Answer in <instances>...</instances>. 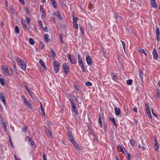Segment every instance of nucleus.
Here are the masks:
<instances>
[{"mask_svg": "<svg viewBox=\"0 0 160 160\" xmlns=\"http://www.w3.org/2000/svg\"><path fill=\"white\" fill-rule=\"evenodd\" d=\"M16 61L18 66L22 69L24 71L26 70V64L24 61L18 57L16 58Z\"/></svg>", "mask_w": 160, "mask_h": 160, "instance_id": "obj_1", "label": "nucleus"}, {"mask_svg": "<svg viewBox=\"0 0 160 160\" xmlns=\"http://www.w3.org/2000/svg\"><path fill=\"white\" fill-rule=\"evenodd\" d=\"M68 135L69 141L73 144L75 147L76 148L78 147V145L75 141L74 136L72 135V132L71 131L69 130L68 131Z\"/></svg>", "mask_w": 160, "mask_h": 160, "instance_id": "obj_2", "label": "nucleus"}, {"mask_svg": "<svg viewBox=\"0 0 160 160\" xmlns=\"http://www.w3.org/2000/svg\"><path fill=\"white\" fill-rule=\"evenodd\" d=\"M59 62L57 61H55L53 62V67L55 72L56 73H57L59 71Z\"/></svg>", "mask_w": 160, "mask_h": 160, "instance_id": "obj_3", "label": "nucleus"}, {"mask_svg": "<svg viewBox=\"0 0 160 160\" xmlns=\"http://www.w3.org/2000/svg\"><path fill=\"white\" fill-rule=\"evenodd\" d=\"M22 98L23 99V101L26 105L27 106L28 108H31L32 105L29 102L28 99L25 98V96H23Z\"/></svg>", "mask_w": 160, "mask_h": 160, "instance_id": "obj_4", "label": "nucleus"}, {"mask_svg": "<svg viewBox=\"0 0 160 160\" xmlns=\"http://www.w3.org/2000/svg\"><path fill=\"white\" fill-rule=\"evenodd\" d=\"M1 69L3 70L4 74L6 76H8L9 74H11V73H9V71L8 70L7 67L4 65L1 66Z\"/></svg>", "mask_w": 160, "mask_h": 160, "instance_id": "obj_5", "label": "nucleus"}, {"mask_svg": "<svg viewBox=\"0 0 160 160\" xmlns=\"http://www.w3.org/2000/svg\"><path fill=\"white\" fill-rule=\"evenodd\" d=\"M86 61L88 66H91L92 64V61L91 57L88 55L86 57Z\"/></svg>", "mask_w": 160, "mask_h": 160, "instance_id": "obj_6", "label": "nucleus"}, {"mask_svg": "<svg viewBox=\"0 0 160 160\" xmlns=\"http://www.w3.org/2000/svg\"><path fill=\"white\" fill-rule=\"evenodd\" d=\"M26 138L28 139V141L30 142L31 146L33 148H35V144L33 140L29 137H27Z\"/></svg>", "mask_w": 160, "mask_h": 160, "instance_id": "obj_7", "label": "nucleus"}, {"mask_svg": "<svg viewBox=\"0 0 160 160\" xmlns=\"http://www.w3.org/2000/svg\"><path fill=\"white\" fill-rule=\"evenodd\" d=\"M68 57L70 60L71 63L72 64H75L77 62V60L76 59L73 58H71L69 54L68 55Z\"/></svg>", "mask_w": 160, "mask_h": 160, "instance_id": "obj_8", "label": "nucleus"}, {"mask_svg": "<svg viewBox=\"0 0 160 160\" xmlns=\"http://www.w3.org/2000/svg\"><path fill=\"white\" fill-rule=\"evenodd\" d=\"M49 35L47 34H46L44 35V39L45 42L48 43L50 41V39H49Z\"/></svg>", "mask_w": 160, "mask_h": 160, "instance_id": "obj_9", "label": "nucleus"}, {"mask_svg": "<svg viewBox=\"0 0 160 160\" xmlns=\"http://www.w3.org/2000/svg\"><path fill=\"white\" fill-rule=\"evenodd\" d=\"M63 69L66 74L68 72L69 68L68 66L65 63L63 64L62 65Z\"/></svg>", "mask_w": 160, "mask_h": 160, "instance_id": "obj_10", "label": "nucleus"}, {"mask_svg": "<svg viewBox=\"0 0 160 160\" xmlns=\"http://www.w3.org/2000/svg\"><path fill=\"white\" fill-rule=\"evenodd\" d=\"M41 12H42L41 15L42 18H43L44 19H46V13L41 6Z\"/></svg>", "mask_w": 160, "mask_h": 160, "instance_id": "obj_11", "label": "nucleus"}, {"mask_svg": "<svg viewBox=\"0 0 160 160\" xmlns=\"http://www.w3.org/2000/svg\"><path fill=\"white\" fill-rule=\"evenodd\" d=\"M114 111L115 115L118 116H119L121 113V111L120 108H115Z\"/></svg>", "mask_w": 160, "mask_h": 160, "instance_id": "obj_12", "label": "nucleus"}, {"mask_svg": "<svg viewBox=\"0 0 160 160\" xmlns=\"http://www.w3.org/2000/svg\"><path fill=\"white\" fill-rule=\"evenodd\" d=\"M29 94L31 98L33 99V100L35 101H36L37 100H38V99L36 95L34 94L33 92H31V93H29Z\"/></svg>", "mask_w": 160, "mask_h": 160, "instance_id": "obj_13", "label": "nucleus"}, {"mask_svg": "<svg viewBox=\"0 0 160 160\" xmlns=\"http://www.w3.org/2000/svg\"><path fill=\"white\" fill-rule=\"evenodd\" d=\"M152 54L154 58L155 59H158V55L155 49H154L152 52Z\"/></svg>", "mask_w": 160, "mask_h": 160, "instance_id": "obj_14", "label": "nucleus"}, {"mask_svg": "<svg viewBox=\"0 0 160 160\" xmlns=\"http://www.w3.org/2000/svg\"><path fill=\"white\" fill-rule=\"evenodd\" d=\"M0 98L2 101L4 105H5V100L4 95V94L1 93L0 94Z\"/></svg>", "mask_w": 160, "mask_h": 160, "instance_id": "obj_15", "label": "nucleus"}, {"mask_svg": "<svg viewBox=\"0 0 160 160\" xmlns=\"http://www.w3.org/2000/svg\"><path fill=\"white\" fill-rule=\"evenodd\" d=\"M46 134L48 136L52 138L54 137V135L52 134V132L50 130H48L46 132Z\"/></svg>", "mask_w": 160, "mask_h": 160, "instance_id": "obj_16", "label": "nucleus"}, {"mask_svg": "<svg viewBox=\"0 0 160 160\" xmlns=\"http://www.w3.org/2000/svg\"><path fill=\"white\" fill-rule=\"evenodd\" d=\"M151 4L152 6L154 8H156L157 7L156 2H155V0H150Z\"/></svg>", "mask_w": 160, "mask_h": 160, "instance_id": "obj_17", "label": "nucleus"}, {"mask_svg": "<svg viewBox=\"0 0 160 160\" xmlns=\"http://www.w3.org/2000/svg\"><path fill=\"white\" fill-rule=\"evenodd\" d=\"M41 65L43 68V70L44 71H45L47 70V68L46 64L41 59Z\"/></svg>", "mask_w": 160, "mask_h": 160, "instance_id": "obj_18", "label": "nucleus"}, {"mask_svg": "<svg viewBox=\"0 0 160 160\" xmlns=\"http://www.w3.org/2000/svg\"><path fill=\"white\" fill-rule=\"evenodd\" d=\"M72 111H74L75 114L76 115H77L78 114V110L75 105H73V106H72Z\"/></svg>", "mask_w": 160, "mask_h": 160, "instance_id": "obj_19", "label": "nucleus"}, {"mask_svg": "<svg viewBox=\"0 0 160 160\" xmlns=\"http://www.w3.org/2000/svg\"><path fill=\"white\" fill-rule=\"evenodd\" d=\"M21 24L23 29H27L28 30H29V28L27 27V25L24 22L21 21Z\"/></svg>", "mask_w": 160, "mask_h": 160, "instance_id": "obj_20", "label": "nucleus"}, {"mask_svg": "<svg viewBox=\"0 0 160 160\" xmlns=\"http://www.w3.org/2000/svg\"><path fill=\"white\" fill-rule=\"evenodd\" d=\"M41 113H42V116H43L44 117H45V111L43 109L42 104V103H41Z\"/></svg>", "mask_w": 160, "mask_h": 160, "instance_id": "obj_21", "label": "nucleus"}, {"mask_svg": "<svg viewBox=\"0 0 160 160\" xmlns=\"http://www.w3.org/2000/svg\"><path fill=\"white\" fill-rule=\"evenodd\" d=\"M115 19L116 20V22L117 23L121 19V17L117 13H116L115 16Z\"/></svg>", "mask_w": 160, "mask_h": 160, "instance_id": "obj_22", "label": "nucleus"}, {"mask_svg": "<svg viewBox=\"0 0 160 160\" xmlns=\"http://www.w3.org/2000/svg\"><path fill=\"white\" fill-rule=\"evenodd\" d=\"M139 77L140 78L141 81L142 82L143 80V73L142 72L141 70H139Z\"/></svg>", "mask_w": 160, "mask_h": 160, "instance_id": "obj_23", "label": "nucleus"}, {"mask_svg": "<svg viewBox=\"0 0 160 160\" xmlns=\"http://www.w3.org/2000/svg\"><path fill=\"white\" fill-rule=\"evenodd\" d=\"M78 60L79 64L84 63L82 59L80 58V55L79 54L78 55Z\"/></svg>", "mask_w": 160, "mask_h": 160, "instance_id": "obj_24", "label": "nucleus"}, {"mask_svg": "<svg viewBox=\"0 0 160 160\" xmlns=\"http://www.w3.org/2000/svg\"><path fill=\"white\" fill-rule=\"evenodd\" d=\"M54 14H55L57 17H58L59 19H62V17L61 16L59 12L58 11H57L55 12L54 13Z\"/></svg>", "mask_w": 160, "mask_h": 160, "instance_id": "obj_25", "label": "nucleus"}, {"mask_svg": "<svg viewBox=\"0 0 160 160\" xmlns=\"http://www.w3.org/2000/svg\"><path fill=\"white\" fill-rule=\"evenodd\" d=\"M0 83L2 86H4L5 85V83L4 79L2 78H0Z\"/></svg>", "mask_w": 160, "mask_h": 160, "instance_id": "obj_26", "label": "nucleus"}, {"mask_svg": "<svg viewBox=\"0 0 160 160\" xmlns=\"http://www.w3.org/2000/svg\"><path fill=\"white\" fill-rule=\"evenodd\" d=\"M29 42L30 44L33 45L35 44V42L32 38H30L29 39Z\"/></svg>", "mask_w": 160, "mask_h": 160, "instance_id": "obj_27", "label": "nucleus"}, {"mask_svg": "<svg viewBox=\"0 0 160 160\" xmlns=\"http://www.w3.org/2000/svg\"><path fill=\"white\" fill-rule=\"evenodd\" d=\"M156 35L157 36H158H158H159L160 35V31H159V29L158 27L157 26H156Z\"/></svg>", "mask_w": 160, "mask_h": 160, "instance_id": "obj_28", "label": "nucleus"}, {"mask_svg": "<svg viewBox=\"0 0 160 160\" xmlns=\"http://www.w3.org/2000/svg\"><path fill=\"white\" fill-rule=\"evenodd\" d=\"M145 108L146 110L147 113L150 112L149 107L147 103L145 105Z\"/></svg>", "mask_w": 160, "mask_h": 160, "instance_id": "obj_29", "label": "nucleus"}, {"mask_svg": "<svg viewBox=\"0 0 160 160\" xmlns=\"http://www.w3.org/2000/svg\"><path fill=\"white\" fill-rule=\"evenodd\" d=\"M79 65H80V67L82 68L83 72H85V68L84 63H82V64H79Z\"/></svg>", "mask_w": 160, "mask_h": 160, "instance_id": "obj_30", "label": "nucleus"}, {"mask_svg": "<svg viewBox=\"0 0 160 160\" xmlns=\"http://www.w3.org/2000/svg\"><path fill=\"white\" fill-rule=\"evenodd\" d=\"M15 32L16 34H18L19 32V29L18 26L15 27Z\"/></svg>", "mask_w": 160, "mask_h": 160, "instance_id": "obj_31", "label": "nucleus"}, {"mask_svg": "<svg viewBox=\"0 0 160 160\" xmlns=\"http://www.w3.org/2000/svg\"><path fill=\"white\" fill-rule=\"evenodd\" d=\"M132 82V80L131 79H128L127 81V84L128 85H131Z\"/></svg>", "mask_w": 160, "mask_h": 160, "instance_id": "obj_32", "label": "nucleus"}, {"mask_svg": "<svg viewBox=\"0 0 160 160\" xmlns=\"http://www.w3.org/2000/svg\"><path fill=\"white\" fill-rule=\"evenodd\" d=\"M110 119L112 121V122H113L114 125L116 127H117V124L115 122V119L114 118H110Z\"/></svg>", "mask_w": 160, "mask_h": 160, "instance_id": "obj_33", "label": "nucleus"}, {"mask_svg": "<svg viewBox=\"0 0 160 160\" xmlns=\"http://www.w3.org/2000/svg\"><path fill=\"white\" fill-rule=\"evenodd\" d=\"M85 85L87 86H90L92 85V83L90 82H86L85 83Z\"/></svg>", "mask_w": 160, "mask_h": 160, "instance_id": "obj_34", "label": "nucleus"}, {"mask_svg": "<svg viewBox=\"0 0 160 160\" xmlns=\"http://www.w3.org/2000/svg\"><path fill=\"white\" fill-rule=\"evenodd\" d=\"M121 42L122 43V44L123 47V49H124V52H125V45H126V44H125V42L121 40Z\"/></svg>", "mask_w": 160, "mask_h": 160, "instance_id": "obj_35", "label": "nucleus"}, {"mask_svg": "<svg viewBox=\"0 0 160 160\" xmlns=\"http://www.w3.org/2000/svg\"><path fill=\"white\" fill-rule=\"evenodd\" d=\"M98 123L99 125V126L102 128V119L101 120H98Z\"/></svg>", "mask_w": 160, "mask_h": 160, "instance_id": "obj_36", "label": "nucleus"}, {"mask_svg": "<svg viewBox=\"0 0 160 160\" xmlns=\"http://www.w3.org/2000/svg\"><path fill=\"white\" fill-rule=\"evenodd\" d=\"M70 102L71 103V107L73 106V105H75L74 102V101L72 99H69Z\"/></svg>", "mask_w": 160, "mask_h": 160, "instance_id": "obj_37", "label": "nucleus"}, {"mask_svg": "<svg viewBox=\"0 0 160 160\" xmlns=\"http://www.w3.org/2000/svg\"><path fill=\"white\" fill-rule=\"evenodd\" d=\"M78 19V18H73V23H77V21Z\"/></svg>", "mask_w": 160, "mask_h": 160, "instance_id": "obj_38", "label": "nucleus"}, {"mask_svg": "<svg viewBox=\"0 0 160 160\" xmlns=\"http://www.w3.org/2000/svg\"><path fill=\"white\" fill-rule=\"evenodd\" d=\"M155 149L156 151H158L159 149V146L158 144L157 143V144L155 143Z\"/></svg>", "mask_w": 160, "mask_h": 160, "instance_id": "obj_39", "label": "nucleus"}, {"mask_svg": "<svg viewBox=\"0 0 160 160\" xmlns=\"http://www.w3.org/2000/svg\"><path fill=\"white\" fill-rule=\"evenodd\" d=\"M157 97L160 99V94L158 89H157Z\"/></svg>", "mask_w": 160, "mask_h": 160, "instance_id": "obj_40", "label": "nucleus"}, {"mask_svg": "<svg viewBox=\"0 0 160 160\" xmlns=\"http://www.w3.org/2000/svg\"><path fill=\"white\" fill-rule=\"evenodd\" d=\"M73 26L74 27L77 29H78V26L77 23H73Z\"/></svg>", "mask_w": 160, "mask_h": 160, "instance_id": "obj_41", "label": "nucleus"}, {"mask_svg": "<svg viewBox=\"0 0 160 160\" xmlns=\"http://www.w3.org/2000/svg\"><path fill=\"white\" fill-rule=\"evenodd\" d=\"M26 20L27 24L28 25H29L30 22V20L29 18H28V17L26 18Z\"/></svg>", "mask_w": 160, "mask_h": 160, "instance_id": "obj_42", "label": "nucleus"}, {"mask_svg": "<svg viewBox=\"0 0 160 160\" xmlns=\"http://www.w3.org/2000/svg\"><path fill=\"white\" fill-rule=\"evenodd\" d=\"M13 69H12V68H10L9 73L10 74L11 73V74H9V75H10V76L12 75V74H13Z\"/></svg>", "mask_w": 160, "mask_h": 160, "instance_id": "obj_43", "label": "nucleus"}, {"mask_svg": "<svg viewBox=\"0 0 160 160\" xmlns=\"http://www.w3.org/2000/svg\"><path fill=\"white\" fill-rule=\"evenodd\" d=\"M117 78V77L116 75L115 74H113L112 75V79L113 80H116Z\"/></svg>", "mask_w": 160, "mask_h": 160, "instance_id": "obj_44", "label": "nucleus"}, {"mask_svg": "<svg viewBox=\"0 0 160 160\" xmlns=\"http://www.w3.org/2000/svg\"><path fill=\"white\" fill-rule=\"evenodd\" d=\"M130 144L132 146H133L135 142L134 141L133 139H131L130 140Z\"/></svg>", "mask_w": 160, "mask_h": 160, "instance_id": "obj_45", "label": "nucleus"}, {"mask_svg": "<svg viewBox=\"0 0 160 160\" xmlns=\"http://www.w3.org/2000/svg\"><path fill=\"white\" fill-rule=\"evenodd\" d=\"M147 113H148V116L149 118L151 119H152V117L151 116V112H147Z\"/></svg>", "mask_w": 160, "mask_h": 160, "instance_id": "obj_46", "label": "nucleus"}, {"mask_svg": "<svg viewBox=\"0 0 160 160\" xmlns=\"http://www.w3.org/2000/svg\"><path fill=\"white\" fill-rule=\"evenodd\" d=\"M139 51L140 52H144L145 50H144L142 48H139Z\"/></svg>", "mask_w": 160, "mask_h": 160, "instance_id": "obj_47", "label": "nucleus"}, {"mask_svg": "<svg viewBox=\"0 0 160 160\" xmlns=\"http://www.w3.org/2000/svg\"><path fill=\"white\" fill-rule=\"evenodd\" d=\"M42 158L43 160H47L46 155L45 153L43 154Z\"/></svg>", "mask_w": 160, "mask_h": 160, "instance_id": "obj_48", "label": "nucleus"}, {"mask_svg": "<svg viewBox=\"0 0 160 160\" xmlns=\"http://www.w3.org/2000/svg\"><path fill=\"white\" fill-rule=\"evenodd\" d=\"M51 52L52 56L53 57L55 55V52L52 50H51Z\"/></svg>", "mask_w": 160, "mask_h": 160, "instance_id": "obj_49", "label": "nucleus"}, {"mask_svg": "<svg viewBox=\"0 0 160 160\" xmlns=\"http://www.w3.org/2000/svg\"><path fill=\"white\" fill-rule=\"evenodd\" d=\"M25 88L28 91V93H31V92L30 91V90H29V88H28V87L27 86H25Z\"/></svg>", "mask_w": 160, "mask_h": 160, "instance_id": "obj_50", "label": "nucleus"}, {"mask_svg": "<svg viewBox=\"0 0 160 160\" xmlns=\"http://www.w3.org/2000/svg\"><path fill=\"white\" fill-rule=\"evenodd\" d=\"M119 148L120 149V151L123 154L124 153V151L123 150V149L122 148V147L121 146H119Z\"/></svg>", "mask_w": 160, "mask_h": 160, "instance_id": "obj_51", "label": "nucleus"}, {"mask_svg": "<svg viewBox=\"0 0 160 160\" xmlns=\"http://www.w3.org/2000/svg\"><path fill=\"white\" fill-rule=\"evenodd\" d=\"M27 126H25L22 128V131H23L24 132H26L27 131Z\"/></svg>", "mask_w": 160, "mask_h": 160, "instance_id": "obj_52", "label": "nucleus"}, {"mask_svg": "<svg viewBox=\"0 0 160 160\" xmlns=\"http://www.w3.org/2000/svg\"><path fill=\"white\" fill-rule=\"evenodd\" d=\"M2 123L3 124V128L5 129V130H6L7 129V126H6V124H5L4 122H3Z\"/></svg>", "mask_w": 160, "mask_h": 160, "instance_id": "obj_53", "label": "nucleus"}, {"mask_svg": "<svg viewBox=\"0 0 160 160\" xmlns=\"http://www.w3.org/2000/svg\"><path fill=\"white\" fill-rule=\"evenodd\" d=\"M80 31L82 34H84V29L82 27H81L80 28Z\"/></svg>", "mask_w": 160, "mask_h": 160, "instance_id": "obj_54", "label": "nucleus"}, {"mask_svg": "<svg viewBox=\"0 0 160 160\" xmlns=\"http://www.w3.org/2000/svg\"><path fill=\"white\" fill-rule=\"evenodd\" d=\"M127 159L128 160H130V154L128 153L127 154Z\"/></svg>", "mask_w": 160, "mask_h": 160, "instance_id": "obj_55", "label": "nucleus"}, {"mask_svg": "<svg viewBox=\"0 0 160 160\" xmlns=\"http://www.w3.org/2000/svg\"><path fill=\"white\" fill-rule=\"evenodd\" d=\"M43 30L46 32H48V28L46 27L43 28Z\"/></svg>", "mask_w": 160, "mask_h": 160, "instance_id": "obj_56", "label": "nucleus"}, {"mask_svg": "<svg viewBox=\"0 0 160 160\" xmlns=\"http://www.w3.org/2000/svg\"><path fill=\"white\" fill-rule=\"evenodd\" d=\"M52 5L54 8H57V5L56 4V2L55 3H52Z\"/></svg>", "mask_w": 160, "mask_h": 160, "instance_id": "obj_57", "label": "nucleus"}, {"mask_svg": "<svg viewBox=\"0 0 160 160\" xmlns=\"http://www.w3.org/2000/svg\"><path fill=\"white\" fill-rule=\"evenodd\" d=\"M41 44H42V45H41V48L42 49L44 47L45 45H44V43H41Z\"/></svg>", "mask_w": 160, "mask_h": 160, "instance_id": "obj_58", "label": "nucleus"}, {"mask_svg": "<svg viewBox=\"0 0 160 160\" xmlns=\"http://www.w3.org/2000/svg\"><path fill=\"white\" fill-rule=\"evenodd\" d=\"M133 110L135 111L136 113L138 112L137 109L136 107H134L133 108Z\"/></svg>", "mask_w": 160, "mask_h": 160, "instance_id": "obj_59", "label": "nucleus"}, {"mask_svg": "<svg viewBox=\"0 0 160 160\" xmlns=\"http://www.w3.org/2000/svg\"><path fill=\"white\" fill-rule=\"evenodd\" d=\"M14 157L15 160H21V159L20 158H18L15 155H14Z\"/></svg>", "mask_w": 160, "mask_h": 160, "instance_id": "obj_60", "label": "nucleus"}, {"mask_svg": "<svg viewBox=\"0 0 160 160\" xmlns=\"http://www.w3.org/2000/svg\"><path fill=\"white\" fill-rule=\"evenodd\" d=\"M19 1L21 3H24V0H19Z\"/></svg>", "mask_w": 160, "mask_h": 160, "instance_id": "obj_61", "label": "nucleus"}, {"mask_svg": "<svg viewBox=\"0 0 160 160\" xmlns=\"http://www.w3.org/2000/svg\"><path fill=\"white\" fill-rule=\"evenodd\" d=\"M0 25L1 27H3V26L4 25V24L3 22H1L0 23Z\"/></svg>", "mask_w": 160, "mask_h": 160, "instance_id": "obj_62", "label": "nucleus"}, {"mask_svg": "<svg viewBox=\"0 0 160 160\" xmlns=\"http://www.w3.org/2000/svg\"><path fill=\"white\" fill-rule=\"evenodd\" d=\"M10 143L11 145V146L13 147L12 142V141L10 138Z\"/></svg>", "mask_w": 160, "mask_h": 160, "instance_id": "obj_63", "label": "nucleus"}, {"mask_svg": "<svg viewBox=\"0 0 160 160\" xmlns=\"http://www.w3.org/2000/svg\"><path fill=\"white\" fill-rule=\"evenodd\" d=\"M60 39H61V42H62L63 43V41L62 40V37L61 36L60 37Z\"/></svg>", "mask_w": 160, "mask_h": 160, "instance_id": "obj_64", "label": "nucleus"}]
</instances>
